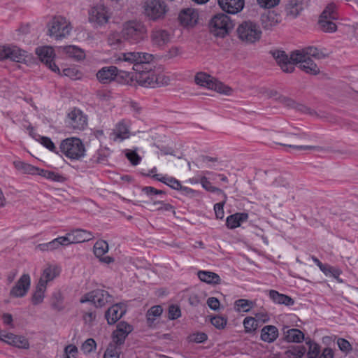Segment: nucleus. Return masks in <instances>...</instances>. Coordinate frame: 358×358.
Wrapping results in <instances>:
<instances>
[{"instance_id": "f257e3e1", "label": "nucleus", "mask_w": 358, "mask_h": 358, "mask_svg": "<svg viewBox=\"0 0 358 358\" xmlns=\"http://www.w3.org/2000/svg\"><path fill=\"white\" fill-rule=\"evenodd\" d=\"M134 78L141 86L151 88L166 86L171 81L169 76L153 70L150 62L143 66L138 65Z\"/></svg>"}, {"instance_id": "f03ea898", "label": "nucleus", "mask_w": 358, "mask_h": 358, "mask_svg": "<svg viewBox=\"0 0 358 358\" xmlns=\"http://www.w3.org/2000/svg\"><path fill=\"white\" fill-rule=\"evenodd\" d=\"M121 34L130 44H138L148 38V29L140 20H129L123 24Z\"/></svg>"}, {"instance_id": "7ed1b4c3", "label": "nucleus", "mask_w": 358, "mask_h": 358, "mask_svg": "<svg viewBox=\"0 0 358 358\" xmlns=\"http://www.w3.org/2000/svg\"><path fill=\"white\" fill-rule=\"evenodd\" d=\"M60 152L67 158L79 160L85 155V148L83 141L76 137L64 139L59 145Z\"/></svg>"}, {"instance_id": "20e7f679", "label": "nucleus", "mask_w": 358, "mask_h": 358, "mask_svg": "<svg viewBox=\"0 0 358 358\" xmlns=\"http://www.w3.org/2000/svg\"><path fill=\"white\" fill-rule=\"evenodd\" d=\"M238 38L248 44H252L261 38L262 31L259 26L253 22L245 21L237 28Z\"/></svg>"}, {"instance_id": "39448f33", "label": "nucleus", "mask_w": 358, "mask_h": 358, "mask_svg": "<svg viewBox=\"0 0 358 358\" xmlns=\"http://www.w3.org/2000/svg\"><path fill=\"white\" fill-rule=\"evenodd\" d=\"M48 34L56 40L62 39L70 34L71 24L62 16H55L48 24Z\"/></svg>"}, {"instance_id": "423d86ee", "label": "nucleus", "mask_w": 358, "mask_h": 358, "mask_svg": "<svg viewBox=\"0 0 358 358\" xmlns=\"http://www.w3.org/2000/svg\"><path fill=\"white\" fill-rule=\"evenodd\" d=\"M233 27V21L224 13H218L214 15L210 22V31L215 36L219 37H224Z\"/></svg>"}, {"instance_id": "0eeeda50", "label": "nucleus", "mask_w": 358, "mask_h": 358, "mask_svg": "<svg viewBox=\"0 0 358 358\" xmlns=\"http://www.w3.org/2000/svg\"><path fill=\"white\" fill-rule=\"evenodd\" d=\"M194 80L197 85L213 90L220 94L229 95L232 92L231 87L203 72L197 73Z\"/></svg>"}, {"instance_id": "6e6552de", "label": "nucleus", "mask_w": 358, "mask_h": 358, "mask_svg": "<svg viewBox=\"0 0 358 358\" xmlns=\"http://www.w3.org/2000/svg\"><path fill=\"white\" fill-rule=\"evenodd\" d=\"M143 9L145 15L152 21L163 19L168 11L167 5L162 0H147Z\"/></svg>"}, {"instance_id": "1a4fd4ad", "label": "nucleus", "mask_w": 358, "mask_h": 358, "mask_svg": "<svg viewBox=\"0 0 358 358\" xmlns=\"http://www.w3.org/2000/svg\"><path fill=\"white\" fill-rule=\"evenodd\" d=\"M81 303L90 302L96 308H102L113 302V296L104 289H95L84 294L80 299Z\"/></svg>"}, {"instance_id": "9d476101", "label": "nucleus", "mask_w": 358, "mask_h": 358, "mask_svg": "<svg viewBox=\"0 0 358 358\" xmlns=\"http://www.w3.org/2000/svg\"><path fill=\"white\" fill-rule=\"evenodd\" d=\"M154 59L152 54L140 52H128L120 53L116 59L117 62H124L133 64V69L136 71V66H143L145 63H150Z\"/></svg>"}, {"instance_id": "9b49d317", "label": "nucleus", "mask_w": 358, "mask_h": 358, "mask_svg": "<svg viewBox=\"0 0 358 358\" xmlns=\"http://www.w3.org/2000/svg\"><path fill=\"white\" fill-rule=\"evenodd\" d=\"M65 123L71 129L83 131L87 126V117L80 109L73 108L67 114Z\"/></svg>"}, {"instance_id": "f8f14e48", "label": "nucleus", "mask_w": 358, "mask_h": 358, "mask_svg": "<svg viewBox=\"0 0 358 358\" xmlns=\"http://www.w3.org/2000/svg\"><path fill=\"white\" fill-rule=\"evenodd\" d=\"M27 56V52L17 46L0 45V60L8 59L15 62H23Z\"/></svg>"}, {"instance_id": "ddd939ff", "label": "nucleus", "mask_w": 358, "mask_h": 358, "mask_svg": "<svg viewBox=\"0 0 358 358\" xmlns=\"http://www.w3.org/2000/svg\"><path fill=\"white\" fill-rule=\"evenodd\" d=\"M171 34L166 29L155 27L150 32V41L154 46L163 48L171 42Z\"/></svg>"}, {"instance_id": "4468645a", "label": "nucleus", "mask_w": 358, "mask_h": 358, "mask_svg": "<svg viewBox=\"0 0 358 358\" xmlns=\"http://www.w3.org/2000/svg\"><path fill=\"white\" fill-rule=\"evenodd\" d=\"M36 53L40 60L45 63L50 69L55 73H59V67L53 62L55 54L52 48L49 46L38 48L36 50Z\"/></svg>"}, {"instance_id": "2eb2a0df", "label": "nucleus", "mask_w": 358, "mask_h": 358, "mask_svg": "<svg viewBox=\"0 0 358 358\" xmlns=\"http://www.w3.org/2000/svg\"><path fill=\"white\" fill-rule=\"evenodd\" d=\"M133 327L126 322H120L117 324L116 329L112 334V340L116 345L124 344L126 338L132 331Z\"/></svg>"}, {"instance_id": "dca6fc26", "label": "nucleus", "mask_w": 358, "mask_h": 358, "mask_svg": "<svg viewBox=\"0 0 358 358\" xmlns=\"http://www.w3.org/2000/svg\"><path fill=\"white\" fill-rule=\"evenodd\" d=\"M278 64L280 66L282 71L285 73H292L294 71V64L291 57L289 58L285 51L275 50L270 52Z\"/></svg>"}, {"instance_id": "f3484780", "label": "nucleus", "mask_w": 358, "mask_h": 358, "mask_svg": "<svg viewBox=\"0 0 358 358\" xmlns=\"http://www.w3.org/2000/svg\"><path fill=\"white\" fill-rule=\"evenodd\" d=\"M127 308L124 303L112 305L105 313V318L109 325L116 323L126 313Z\"/></svg>"}, {"instance_id": "a211bd4d", "label": "nucleus", "mask_w": 358, "mask_h": 358, "mask_svg": "<svg viewBox=\"0 0 358 358\" xmlns=\"http://www.w3.org/2000/svg\"><path fill=\"white\" fill-rule=\"evenodd\" d=\"M89 15L90 21L96 23L99 26L106 24L110 17L107 8L103 5H97L92 8Z\"/></svg>"}, {"instance_id": "6ab92c4d", "label": "nucleus", "mask_w": 358, "mask_h": 358, "mask_svg": "<svg viewBox=\"0 0 358 358\" xmlns=\"http://www.w3.org/2000/svg\"><path fill=\"white\" fill-rule=\"evenodd\" d=\"M31 280L29 274H23L15 286L10 291V295L13 297L25 296L30 287Z\"/></svg>"}, {"instance_id": "aec40b11", "label": "nucleus", "mask_w": 358, "mask_h": 358, "mask_svg": "<svg viewBox=\"0 0 358 358\" xmlns=\"http://www.w3.org/2000/svg\"><path fill=\"white\" fill-rule=\"evenodd\" d=\"M291 59L295 64H299L300 69L307 73L317 75L320 73V69L311 58H300L294 57V54H291Z\"/></svg>"}, {"instance_id": "412c9836", "label": "nucleus", "mask_w": 358, "mask_h": 358, "mask_svg": "<svg viewBox=\"0 0 358 358\" xmlns=\"http://www.w3.org/2000/svg\"><path fill=\"white\" fill-rule=\"evenodd\" d=\"M283 340L287 343H300L305 340L304 334L299 329H289L284 326L282 329Z\"/></svg>"}, {"instance_id": "4be33fe9", "label": "nucleus", "mask_w": 358, "mask_h": 358, "mask_svg": "<svg viewBox=\"0 0 358 358\" xmlns=\"http://www.w3.org/2000/svg\"><path fill=\"white\" fill-rule=\"evenodd\" d=\"M222 10L230 14H236L241 11L244 7V0H217Z\"/></svg>"}, {"instance_id": "5701e85b", "label": "nucleus", "mask_w": 358, "mask_h": 358, "mask_svg": "<svg viewBox=\"0 0 358 358\" xmlns=\"http://www.w3.org/2000/svg\"><path fill=\"white\" fill-rule=\"evenodd\" d=\"M260 21L265 30H271L281 22V16L274 11H268L261 15Z\"/></svg>"}, {"instance_id": "b1692460", "label": "nucleus", "mask_w": 358, "mask_h": 358, "mask_svg": "<svg viewBox=\"0 0 358 358\" xmlns=\"http://www.w3.org/2000/svg\"><path fill=\"white\" fill-rule=\"evenodd\" d=\"M117 71L118 69L116 66H105L98 71L96 78L101 83H109L115 78L117 75Z\"/></svg>"}, {"instance_id": "393cba45", "label": "nucleus", "mask_w": 358, "mask_h": 358, "mask_svg": "<svg viewBox=\"0 0 358 358\" xmlns=\"http://www.w3.org/2000/svg\"><path fill=\"white\" fill-rule=\"evenodd\" d=\"M178 18L184 27L193 26L197 22L198 13L192 8H187L180 13Z\"/></svg>"}, {"instance_id": "a878e982", "label": "nucleus", "mask_w": 358, "mask_h": 358, "mask_svg": "<svg viewBox=\"0 0 358 358\" xmlns=\"http://www.w3.org/2000/svg\"><path fill=\"white\" fill-rule=\"evenodd\" d=\"M292 53L294 54V57H299L300 58H303L304 57L307 58L314 57L315 59H320L326 57V55L322 52L319 50L317 48L309 46L301 50H297L293 51Z\"/></svg>"}, {"instance_id": "bb28decb", "label": "nucleus", "mask_w": 358, "mask_h": 358, "mask_svg": "<svg viewBox=\"0 0 358 358\" xmlns=\"http://www.w3.org/2000/svg\"><path fill=\"white\" fill-rule=\"evenodd\" d=\"M278 336L279 331L275 326L266 325L261 330L260 338L264 342L271 343L278 338Z\"/></svg>"}, {"instance_id": "cd10ccee", "label": "nucleus", "mask_w": 358, "mask_h": 358, "mask_svg": "<svg viewBox=\"0 0 358 358\" xmlns=\"http://www.w3.org/2000/svg\"><path fill=\"white\" fill-rule=\"evenodd\" d=\"M248 219V214L246 213H237L227 217L226 225L229 229H235L241 224Z\"/></svg>"}, {"instance_id": "c85d7f7f", "label": "nucleus", "mask_w": 358, "mask_h": 358, "mask_svg": "<svg viewBox=\"0 0 358 358\" xmlns=\"http://www.w3.org/2000/svg\"><path fill=\"white\" fill-rule=\"evenodd\" d=\"M269 297L275 303L282 304L287 306H292L294 303L292 298L273 289L269 291Z\"/></svg>"}, {"instance_id": "c756f323", "label": "nucleus", "mask_w": 358, "mask_h": 358, "mask_svg": "<svg viewBox=\"0 0 358 358\" xmlns=\"http://www.w3.org/2000/svg\"><path fill=\"white\" fill-rule=\"evenodd\" d=\"M197 275L201 281L208 284L218 285L221 281L220 276L217 273L211 271H199Z\"/></svg>"}, {"instance_id": "7c9ffc66", "label": "nucleus", "mask_w": 358, "mask_h": 358, "mask_svg": "<svg viewBox=\"0 0 358 358\" xmlns=\"http://www.w3.org/2000/svg\"><path fill=\"white\" fill-rule=\"evenodd\" d=\"M58 275L59 271L56 268L48 266L43 270L38 283L43 284L47 287L48 282L53 280Z\"/></svg>"}, {"instance_id": "2f4dec72", "label": "nucleus", "mask_w": 358, "mask_h": 358, "mask_svg": "<svg viewBox=\"0 0 358 358\" xmlns=\"http://www.w3.org/2000/svg\"><path fill=\"white\" fill-rule=\"evenodd\" d=\"M71 238H73V243H79L88 241L92 239L91 232L83 229H76L69 233Z\"/></svg>"}, {"instance_id": "473e14b6", "label": "nucleus", "mask_w": 358, "mask_h": 358, "mask_svg": "<svg viewBox=\"0 0 358 358\" xmlns=\"http://www.w3.org/2000/svg\"><path fill=\"white\" fill-rule=\"evenodd\" d=\"M15 168L23 174L37 175L38 168L22 161L13 162Z\"/></svg>"}, {"instance_id": "72a5a7b5", "label": "nucleus", "mask_w": 358, "mask_h": 358, "mask_svg": "<svg viewBox=\"0 0 358 358\" xmlns=\"http://www.w3.org/2000/svg\"><path fill=\"white\" fill-rule=\"evenodd\" d=\"M63 52L69 57L73 58L77 61L82 60L85 58V52L76 45H69L62 48Z\"/></svg>"}, {"instance_id": "f704fd0d", "label": "nucleus", "mask_w": 358, "mask_h": 358, "mask_svg": "<svg viewBox=\"0 0 358 358\" xmlns=\"http://www.w3.org/2000/svg\"><path fill=\"white\" fill-rule=\"evenodd\" d=\"M153 178L160 181L166 185L169 186L172 189L179 190L180 189H182V185L179 180H176L175 178L170 177V176H161L159 174H155L153 175Z\"/></svg>"}, {"instance_id": "c9c22d12", "label": "nucleus", "mask_w": 358, "mask_h": 358, "mask_svg": "<svg viewBox=\"0 0 358 358\" xmlns=\"http://www.w3.org/2000/svg\"><path fill=\"white\" fill-rule=\"evenodd\" d=\"M278 100L281 103L288 108H296L298 110L302 111L303 113H308L310 110V109L305 106L297 103L294 100L289 97L280 96H279Z\"/></svg>"}, {"instance_id": "e433bc0d", "label": "nucleus", "mask_w": 358, "mask_h": 358, "mask_svg": "<svg viewBox=\"0 0 358 358\" xmlns=\"http://www.w3.org/2000/svg\"><path fill=\"white\" fill-rule=\"evenodd\" d=\"M109 153L106 150H98L96 152L90 159V163L94 164H106Z\"/></svg>"}, {"instance_id": "4c0bfd02", "label": "nucleus", "mask_w": 358, "mask_h": 358, "mask_svg": "<svg viewBox=\"0 0 358 358\" xmlns=\"http://www.w3.org/2000/svg\"><path fill=\"white\" fill-rule=\"evenodd\" d=\"M51 308L57 311H62L64 308V296L59 291L55 292L50 300Z\"/></svg>"}, {"instance_id": "58836bf2", "label": "nucleus", "mask_w": 358, "mask_h": 358, "mask_svg": "<svg viewBox=\"0 0 358 358\" xmlns=\"http://www.w3.org/2000/svg\"><path fill=\"white\" fill-rule=\"evenodd\" d=\"M285 9L287 15L296 17L302 10L301 3L298 0H289Z\"/></svg>"}, {"instance_id": "ea45409f", "label": "nucleus", "mask_w": 358, "mask_h": 358, "mask_svg": "<svg viewBox=\"0 0 358 358\" xmlns=\"http://www.w3.org/2000/svg\"><path fill=\"white\" fill-rule=\"evenodd\" d=\"M306 352V349L303 345L292 346L285 352L287 358H302Z\"/></svg>"}, {"instance_id": "a19ab883", "label": "nucleus", "mask_w": 358, "mask_h": 358, "mask_svg": "<svg viewBox=\"0 0 358 358\" xmlns=\"http://www.w3.org/2000/svg\"><path fill=\"white\" fill-rule=\"evenodd\" d=\"M46 287L43 284L38 283L36 290L32 296L31 302L34 305H38L43 301Z\"/></svg>"}, {"instance_id": "79ce46f5", "label": "nucleus", "mask_w": 358, "mask_h": 358, "mask_svg": "<svg viewBox=\"0 0 358 358\" xmlns=\"http://www.w3.org/2000/svg\"><path fill=\"white\" fill-rule=\"evenodd\" d=\"M38 172L37 175L54 182H63L64 180V176L52 171L40 169L38 168Z\"/></svg>"}, {"instance_id": "37998d69", "label": "nucleus", "mask_w": 358, "mask_h": 358, "mask_svg": "<svg viewBox=\"0 0 358 358\" xmlns=\"http://www.w3.org/2000/svg\"><path fill=\"white\" fill-rule=\"evenodd\" d=\"M253 307V302L248 299H238L234 302V308L237 312H249Z\"/></svg>"}, {"instance_id": "c03bdc74", "label": "nucleus", "mask_w": 358, "mask_h": 358, "mask_svg": "<svg viewBox=\"0 0 358 358\" xmlns=\"http://www.w3.org/2000/svg\"><path fill=\"white\" fill-rule=\"evenodd\" d=\"M306 343L308 345V351L307 352L308 358H319L320 346L310 338H308Z\"/></svg>"}, {"instance_id": "a18cd8bd", "label": "nucleus", "mask_w": 358, "mask_h": 358, "mask_svg": "<svg viewBox=\"0 0 358 358\" xmlns=\"http://www.w3.org/2000/svg\"><path fill=\"white\" fill-rule=\"evenodd\" d=\"M335 19H319V24L323 31L335 32L337 29L336 24L333 22Z\"/></svg>"}, {"instance_id": "49530a36", "label": "nucleus", "mask_w": 358, "mask_h": 358, "mask_svg": "<svg viewBox=\"0 0 358 358\" xmlns=\"http://www.w3.org/2000/svg\"><path fill=\"white\" fill-rule=\"evenodd\" d=\"M108 250V244L106 241L100 240L95 243L94 245V253L96 257L103 256Z\"/></svg>"}, {"instance_id": "de8ad7c7", "label": "nucleus", "mask_w": 358, "mask_h": 358, "mask_svg": "<svg viewBox=\"0 0 358 358\" xmlns=\"http://www.w3.org/2000/svg\"><path fill=\"white\" fill-rule=\"evenodd\" d=\"M122 38V34L117 31H113L108 34L107 41L109 45L118 48L123 44Z\"/></svg>"}, {"instance_id": "09e8293b", "label": "nucleus", "mask_w": 358, "mask_h": 358, "mask_svg": "<svg viewBox=\"0 0 358 358\" xmlns=\"http://www.w3.org/2000/svg\"><path fill=\"white\" fill-rule=\"evenodd\" d=\"M243 327L245 332L247 334H251L256 331L258 327V323L255 317H246L243 320Z\"/></svg>"}, {"instance_id": "8fccbe9b", "label": "nucleus", "mask_w": 358, "mask_h": 358, "mask_svg": "<svg viewBox=\"0 0 358 358\" xmlns=\"http://www.w3.org/2000/svg\"><path fill=\"white\" fill-rule=\"evenodd\" d=\"M163 312V309L161 306H152L146 313V318L148 322L152 323L156 317H159Z\"/></svg>"}, {"instance_id": "3c124183", "label": "nucleus", "mask_w": 358, "mask_h": 358, "mask_svg": "<svg viewBox=\"0 0 358 358\" xmlns=\"http://www.w3.org/2000/svg\"><path fill=\"white\" fill-rule=\"evenodd\" d=\"M320 18L322 19H337L338 15L336 11V5L333 3L327 6L325 9L320 15Z\"/></svg>"}, {"instance_id": "603ef678", "label": "nucleus", "mask_w": 358, "mask_h": 358, "mask_svg": "<svg viewBox=\"0 0 358 358\" xmlns=\"http://www.w3.org/2000/svg\"><path fill=\"white\" fill-rule=\"evenodd\" d=\"M81 313L85 324H92L96 320V312L94 308L83 309Z\"/></svg>"}, {"instance_id": "864d4df0", "label": "nucleus", "mask_w": 358, "mask_h": 358, "mask_svg": "<svg viewBox=\"0 0 358 358\" xmlns=\"http://www.w3.org/2000/svg\"><path fill=\"white\" fill-rule=\"evenodd\" d=\"M120 346L110 343L104 353L103 358H120Z\"/></svg>"}, {"instance_id": "5fc2aeb1", "label": "nucleus", "mask_w": 358, "mask_h": 358, "mask_svg": "<svg viewBox=\"0 0 358 358\" xmlns=\"http://www.w3.org/2000/svg\"><path fill=\"white\" fill-rule=\"evenodd\" d=\"M11 345L22 349H29V348L28 339L22 336L15 335L14 340L11 341Z\"/></svg>"}, {"instance_id": "6e6d98bb", "label": "nucleus", "mask_w": 358, "mask_h": 358, "mask_svg": "<svg viewBox=\"0 0 358 358\" xmlns=\"http://www.w3.org/2000/svg\"><path fill=\"white\" fill-rule=\"evenodd\" d=\"M116 136L121 140L127 138L129 137V129L127 125L123 122H119L116 126Z\"/></svg>"}, {"instance_id": "4d7b16f0", "label": "nucleus", "mask_w": 358, "mask_h": 358, "mask_svg": "<svg viewBox=\"0 0 358 358\" xmlns=\"http://www.w3.org/2000/svg\"><path fill=\"white\" fill-rule=\"evenodd\" d=\"M38 141L50 151L58 154L59 152L57 150L54 143L52 140L46 136H40Z\"/></svg>"}, {"instance_id": "13d9d810", "label": "nucleus", "mask_w": 358, "mask_h": 358, "mask_svg": "<svg viewBox=\"0 0 358 358\" xmlns=\"http://www.w3.org/2000/svg\"><path fill=\"white\" fill-rule=\"evenodd\" d=\"M210 321L212 324L218 329H224L227 323V318L222 316H214Z\"/></svg>"}, {"instance_id": "bf43d9fd", "label": "nucleus", "mask_w": 358, "mask_h": 358, "mask_svg": "<svg viewBox=\"0 0 358 358\" xmlns=\"http://www.w3.org/2000/svg\"><path fill=\"white\" fill-rule=\"evenodd\" d=\"M56 238L46 243H41L38 245L37 248L41 251H52L58 248V243Z\"/></svg>"}, {"instance_id": "052dcab7", "label": "nucleus", "mask_w": 358, "mask_h": 358, "mask_svg": "<svg viewBox=\"0 0 358 358\" xmlns=\"http://www.w3.org/2000/svg\"><path fill=\"white\" fill-rule=\"evenodd\" d=\"M96 342L93 338L87 339L81 346L84 353H90L96 348Z\"/></svg>"}, {"instance_id": "680f3d73", "label": "nucleus", "mask_w": 358, "mask_h": 358, "mask_svg": "<svg viewBox=\"0 0 358 358\" xmlns=\"http://www.w3.org/2000/svg\"><path fill=\"white\" fill-rule=\"evenodd\" d=\"M181 315V311L180 308L176 305H171L169 307L168 317L169 320H173Z\"/></svg>"}, {"instance_id": "e2e57ef3", "label": "nucleus", "mask_w": 358, "mask_h": 358, "mask_svg": "<svg viewBox=\"0 0 358 358\" xmlns=\"http://www.w3.org/2000/svg\"><path fill=\"white\" fill-rule=\"evenodd\" d=\"M208 338V336L203 332H197L192 334L189 336V340L191 342L201 343L206 341Z\"/></svg>"}, {"instance_id": "0e129e2a", "label": "nucleus", "mask_w": 358, "mask_h": 358, "mask_svg": "<svg viewBox=\"0 0 358 358\" xmlns=\"http://www.w3.org/2000/svg\"><path fill=\"white\" fill-rule=\"evenodd\" d=\"M78 348L73 345H69L64 348V358H76Z\"/></svg>"}, {"instance_id": "69168bd1", "label": "nucleus", "mask_w": 358, "mask_h": 358, "mask_svg": "<svg viewBox=\"0 0 358 358\" xmlns=\"http://www.w3.org/2000/svg\"><path fill=\"white\" fill-rule=\"evenodd\" d=\"M339 349L345 352H348L352 350V346L348 341L345 338H339L337 341Z\"/></svg>"}, {"instance_id": "338daca9", "label": "nucleus", "mask_w": 358, "mask_h": 358, "mask_svg": "<svg viewBox=\"0 0 358 358\" xmlns=\"http://www.w3.org/2000/svg\"><path fill=\"white\" fill-rule=\"evenodd\" d=\"M56 241H57L58 243V248L60 245L66 246L70 244H73V238H71V236L69 233H68L65 236H60L56 238Z\"/></svg>"}, {"instance_id": "774afa93", "label": "nucleus", "mask_w": 358, "mask_h": 358, "mask_svg": "<svg viewBox=\"0 0 358 358\" xmlns=\"http://www.w3.org/2000/svg\"><path fill=\"white\" fill-rule=\"evenodd\" d=\"M126 156L127 159L129 160V162L131 163V164L136 166L138 165L141 158L139 157V155L135 152V151H129L126 154Z\"/></svg>"}]
</instances>
